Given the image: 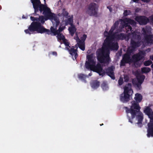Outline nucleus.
<instances>
[{
	"mask_svg": "<svg viewBox=\"0 0 153 153\" xmlns=\"http://www.w3.org/2000/svg\"><path fill=\"white\" fill-rule=\"evenodd\" d=\"M119 48L117 42H104L103 48L98 49L96 51L98 60L101 63L108 64L111 62L109 50L117 51Z\"/></svg>",
	"mask_w": 153,
	"mask_h": 153,
	"instance_id": "obj_1",
	"label": "nucleus"
},
{
	"mask_svg": "<svg viewBox=\"0 0 153 153\" xmlns=\"http://www.w3.org/2000/svg\"><path fill=\"white\" fill-rule=\"evenodd\" d=\"M142 98V96L140 94H136L134 97L136 101H132V105L130 108L127 107H125L129 122L131 123H133L132 120L134 118L136 114L140 112V107L138 103L141 102Z\"/></svg>",
	"mask_w": 153,
	"mask_h": 153,
	"instance_id": "obj_2",
	"label": "nucleus"
},
{
	"mask_svg": "<svg viewBox=\"0 0 153 153\" xmlns=\"http://www.w3.org/2000/svg\"><path fill=\"white\" fill-rule=\"evenodd\" d=\"M35 31L38 33H43L46 32L48 34H50L49 30L45 28L41 23L38 22H32L29 26L28 29L24 30L26 34L30 35L33 34Z\"/></svg>",
	"mask_w": 153,
	"mask_h": 153,
	"instance_id": "obj_3",
	"label": "nucleus"
},
{
	"mask_svg": "<svg viewBox=\"0 0 153 153\" xmlns=\"http://www.w3.org/2000/svg\"><path fill=\"white\" fill-rule=\"evenodd\" d=\"M98 5L94 2L91 3L87 6L86 13L90 16L97 17L98 11Z\"/></svg>",
	"mask_w": 153,
	"mask_h": 153,
	"instance_id": "obj_4",
	"label": "nucleus"
},
{
	"mask_svg": "<svg viewBox=\"0 0 153 153\" xmlns=\"http://www.w3.org/2000/svg\"><path fill=\"white\" fill-rule=\"evenodd\" d=\"M31 1L34 10V13L33 14L34 16L39 11L40 13L42 12L47 7L46 5L41 4L40 0H31Z\"/></svg>",
	"mask_w": 153,
	"mask_h": 153,
	"instance_id": "obj_5",
	"label": "nucleus"
},
{
	"mask_svg": "<svg viewBox=\"0 0 153 153\" xmlns=\"http://www.w3.org/2000/svg\"><path fill=\"white\" fill-rule=\"evenodd\" d=\"M42 14L45 16V20L50 19L51 21L56 20L57 17L56 15L51 12V9L47 6L42 12Z\"/></svg>",
	"mask_w": 153,
	"mask_h": 153,
	"instance_id": "obj_6",
	"label": "nucleus"
},
{
	"mask_svg": "<svg viewBox=\"0 0 153 153\" xmlns=\"http://www.w3.org/2000/svg\"><path fill=\"white\" fill-rule=\"evenodd\" d=\"M146 52L144 51H140L138 53L134 54L132 56V59L134 65L140 66L138 61L142 59L145 56Z\"/></svg>",
	"mask_w": 153,
	"mask_h": 153,
	"instance_id": "obj_7",
	"label": "nucleus"
},
{
	"mask_svg": "<svg viewBox=\"0 0 153 153\" xmlns=\"http://www.w3.org/2000/svg\"><path fill=\"white\" fill-rule=\"evenodd\" d=\"M132 91L128 87H125L124 88V91L123 93L120 94V101L123 103L127 102L130 100V95L129 94L130 92Z\"/></svg>",
	"mask_w": 153,
	"mask_h": 153,
	"instance_id": "obj_8",
	"label": "nucleus"
},
{
	"mask_svg": "<svg viewBox=\"0 0 153 153\" xmlns=\"http://www.w3.org/2000/svg\"><path fill=\"white\" fill-rule=\"evenodd\" d=\"M91 65L90 68V70L98 73L100 76H103L105 74V71L103 70L101 64L100 63Z\"/></svg>",
	"mask_w": 153,
	"mask_h": 153,
	"instance_id": "obj_9",
	"label": "nucleus"
},
{
	"mask_svg": "<svg viewBox=\"0 0 153 153\" xmlns=\"http://www.w3.org/2000/svg\"><path fill=\"white\" fill-rule=\"evenodd\" d=\"M133 38L137 39L138 40L137 41L135 42L133 39H131V40L130 45L131 47L133 50H134L139 47L141 45V42L140 41L141 37L140 35L135 33L133 34Z\"/></svg>",
	"mask_w": 153,
	"mask_h": 153,
	"instance_id": "obj_10",
	"label": "nucleus"
},
{
	"mask_svg": "<svg viewBox=\"0 0 153 153\" xmlns=\"http://www.w3.org/2000/svg\"><path fill=\"white\" fill-rule=\"evenodd\" d=\"M134 19L140 25H145L149 22V19L144 16H136Z\"/></svg>",
	"mask_w": 153,
	"mask_h": 153,
	"instance_id": "obj_11",
	"label": "nucleus"
},
{
	"mask_svg": "<svg viewBox=\"0 0 153 153\" xmlns=\"http://www.w3.org/2000/svg\"><path fill=\"white\" fill-rule=\"evenodd\" d=\"M132 62L130 55L128 53H126L123 55V58L121 60L120 66H125L126 63H128Z\"/></svg>",
	"mask_w": 153,
	"mask_h": 153,
	"instance_id": "obj_12",
	"label": "nucleus"
},
{
	"mask_svg": "<svg viewBox=\"0 0 153 153\" xmlns=\"http://www.w3.org/2000/svg\"><path fill=\"white\" fill-rule=\"evenodd\" d=\"M150 118L151 121L148 124V128L147 135L148 137L151 136L153 137V111L152 112V114Z\"/></svg>",
	"mask_w": 153,
	"mask_h": 153,
	"instance_id": "obj_13",
	"label": "nucleus"
},
{
	"mask_svg": "<svg viewBox=\"0 0 153 153\" xmlns=\"http://www.w3.org/2000/svg\"><path fill=\"white\" fill-rule=\"evenodd\" d=\"M93 57V56L92 54L88 55L87 56L88 61L86 62L85 65L86 68L89 69V68H90L91 65L96 64V62L94 61Z\"/></svg>",
	"mask_w": 153,
	"mask_h": 153,
	"instance_id": "obj_14",
	"label": "nucleus"
},
{
	"mask_svg": "<svg viewBox=\"0 0 153 153\" xmlns=\"http://www.w3.org/2000/svg\"><path fill=\"white\" fill-rule=\"evenodd\" d=\"M114 67L113 66L108 67L105 69V74L110 76L112 79H115L114 73Z\"/></svg>",
	"mask_w": 153,
	"mask_h": 153,
	"instance_id": "obj_15",
	"label": "nucleus"
},
{
	"mask_svg": "<svg viewBox=\"0 0 153 153\" xmlns=\"http://www.w3.org/2000/svg\"><path fill=\"white\" fill-rule=\"evenodd\" d=\"M143 32L144 33L143 35L145 42L148 44L153 43V35L147 34L145 30H143Z\"/></svg>",
	"mask_w": 153,
	"mask_h": 153,
	"instance_id": "obj_16",
	"label": "nucleus"
},
{
	"mask_svg": "<svg viewBox=\"0 0 153 153\" xmlns=\"http://www.w3.org/2000/svg\"><path fill=\"white\" fill-rule=\"evenodd\" d=\"M87 37V35L84 34L80 38L79 40V48L83 51L85 50V41Z\"/></svg>",
	"mask_w": 153,
	"mask_h": 153,
	"instance_id": "obj_17",
	"label": "nucleus"
},
{
	"mask_svg": "<svg viewBox=\"0 0 153 153\" xmlns=\"http://www.w3.org/2000/svg\"><path fill=\"white\" fill-rule=\"evenodd\" d=\"M77 48V47L76 49L71 48L70 49H69V48H68V47H65V49L68 51L70 54L72 56H74V58L75 59H76L78 56L77 53L78 51Z\"/></svg>",
	"mask_w": 153,
	"mask_h": 153,
	"instance_id": "obj_18",
	"label": "nucleus"
},
{
	"mask_svg": "<svg viewBox=\"0 0 153 153\" xmlns=\"http://www.w3.org/2000/svg\"><path fill=\"white\" fill-rule=\"evenodd\" d=\"M117 35L115 33L105 35V36L106 37V38L104 42L113 41L115 39H116V35Z\"/></svg>",
	"mask_w": 153,
	"mask_h": 153,
	"instance_id": "obj_19",
	"label": "nucleus"
},
{
	"mask_svg": "<svg viewBox=\"0 0 153 153\" xmlns=\"http://www.w3.org/2000/svg\"><path fill=\"white\" fill-rule=\"evenodd\" d=\"M137 116V118L138 120V122L137 123L138 124H141V126L140 127H141L142 126V122L143 121V115L142 113H140V112H138L137 114L135 116Z\"/></svg>",
	"mask_w": 153,
	"mask_h": 153,
	"instance_id": "obj_20",
	"label": "nucleus"
},
{
	"mask_svg": "<svg viewBox=\"0 0 153 153\" xmlns=\"http://www.w3.org/2000/svg\"><path fill=\"white\" fill-rule=\"evenodd\" d=\"M100 85V82L97 80H94L91 83V85L92 88L96 89L98 88Z\"/></svg>",
	"mask_w": 153,
	"mask_h": 153,
	"instance_id": "obj_21",
	"label": "nucleus"
},
{
	"mask_svg": "<svg viewBox=\"0 0 153 153\" xmlns=\"http://www.w3.org/2000/svg\"><path fill=\"white\" fill-rule=\"evenodd\" d=\"M152 109L149 106H147L144 110V112L150 118L152 114Z\"/></svg>",
	"mask_w": 153,
	"mask_h": 153,
	"instance_id": "obj_22",
	"label": "nucleus"
},
{
	"mask_svg": "<svg viewBox=\"0 0 153 153\" xmlns=\"http://www.w3.org/2000/svg\"><path fill=\"white\" fill-rule=\"evenodd\" d=\"M68 30L71 36H73L74 33L76 32V29L75 26L74 25L69 27L68 28Z\"/></svg>",
	"mask_w": 153,
	"mask_h": 153,
	"instance_id": "obj_23",
	"label": "nucleus"
},
{
	"mask_svg": "<svg viewBox=\"0 0 153 153\" xmlns=\"http://www.w3.org/2000/svg\"><path fill=\"white\" fill-rule=\"evenodd\" d=\"M126 38V36L123 33H121L116 35V39L118 40H123L125 39Z\"/></svg>",
	"mask_w": 153,
	"mask_h": 153,
	"instance_id": "obj_24",
	"label": "nucleus"
},
{
	"mask_svg": "<svg viewBox=\"0 0 153 153\" xmlns=\"http://www.w3.org/2000/svg\"><path fill=\"white\" fill-rule=\"evenodd\" d=\"M125 22H127V24H130L133 26H135L136 23L133 20L129 18H126L125 19Z\"/></svg>",
	"mask_w": 153,
	"mask_h": 153,
	"instance_id": "obj_25",
	"label": "nucleus"
},
{
	"mask_svg": "<svg viewBox=\"0 0 153 153\" xmlns=\"http://www.w3.org/2000/svg\"><path fill=\"white\" fill-rule=\"evenodd\" d=\"M73 17H70L68 18V19L66 20H65V25H69L71 26L74 25L73 24Z\"/></svg>",
	"mask_w": 153,
	"mask_h": 153,
	"instance_id": "obj_26",
	"label": "nucleus"
},
{
	"mask_svg": "<svg viewBox=\"0 0 153 153\" xmlns=\"http://www.w3.org/2000/svg\"><path fill=\"white\" fill-rule=\"evenodd\" d=\"M56 35H57L56 37L58 41L62 40L63 41L65 39V36L62 33H58Z\"/></svg>",
	"mask_w": 153,
	"mask_h": 153,
	"instance_id": "obj_27",
	"label": "nucleus"
},
{
	"mask_svg": "<svg viewBox=\"0 0 153 153\" xmlns=\"http://www.w3.org/2000/svg\"><path fill=\"white\" fill-rule=\"evenodd\" d=\"M69 13L67 11H66L65 9L64 8L63 9L62 13L61 14H59V15L60 16H63L67 18L68 15Z\"/></svg>",
	"mask_w": 153,
	"mask_h": 153,
	"instance_id": "obj_28",
	"label": "nucleus"
},
{
	"mask_svg": "<svg viewBox=\"0 0 153 153\" xmlns=\"http://www.w3.org/2000/svg\"><path fill=\"white\" fill-rule=\"evenodd\" d=\"M141 72L143 73H146L151 71V69L148 67H144L141 69Z\"/></svg>",
	"mask_w": 153,
	"mask_h": 153,
	"instance_id": "obj_29",
	"label": "nucleus"
},
{
	"mask_svg": "<svg viewBox=\"0 0 153 153\" xmlns=\"http://www.w3.org/2000/svg\"><path fill=\"white\" fill-rule=\"evenodd\" d=\"M65 25H63L62 24H60L58 29L57 30L58 33H61L65 29Z\"/></svg>",
	"mask_w": 153,
	"mask_h": 153,
	"instance_id": "obj_30",
	"label": "nucleus"
},
{
	"mask_svg": "<svg viewBox=\"0 0 153 153\" xmlns=\"http://www.w3.org/2000/svg\"><path fill=\"white\" fill-rule=\"evenodd\" d=\"M101 87L102 89L106 91L108 89V87L107 84L105 82H103L101 85Z\"/></svg>",
	"mask_w": 153,
	"mask_h": 153,
	"instance_id": "obj_31",
	"label": "nucleus"
},
{
	"mask_svg": "<svg viewBox=\"0 0 153 153\" xmlns=\"http://www.w3.org/2000/svg\"><path fill=\"white\" fill-rule=\"evenodd\" d=\"M115 29L114 27H112L111 29L109 30L108 32L106 31H105L104 33V35H108L109 34L113 33V32L115 30Z\"/></svg>",
	"mask_w": 153,
	"mask_h": 153,
	"instance_id": "obj_32",
	"label": "nucleus"
},
{
	"mask_svg": "<svg viewBox=\"0 0 153 153\" xmlns=\"http://www.w3.org/2000/svg\"><path fill=\"white\" fill-rule=\"evenodd\" d=\"M56 28L55 27L54 28L53 27L51 26L50 28L51 31L53 33L54 35L55 36L58 33Z\"/></svg>",
	"mask_w": 153,
	"mask_h": 153,
	"instance_id": "obj_33",
	"label": "nucleus"
},
{
	"mask_svg": "<svg viewBox=\"0 0 153 153\" xmlns=\"http://www.w3.org/2000/svg\"><path fill=\"white\" fill-rule=\"evenodd\" d=\"M54 21L55 22L53 23V27H55L56 28H57V27L58 26L60 23L59 19L58 18L56 19V20H55Z\"/></svg>",
	"mask_w": 153,
	"mask_h": 153,
	"instance_id": "obj_34",
	"label": "nucleus"
},
{
	"mask_svg": "<svg viewBox=\"0 0 153 153\" xmlns=\"http://www.w3.org/2000/svg\"><path fill=\"white\" fill-rule=\"evenodd\" d=\"M152 62L151 60H149L147 61H145L143 62V65L144 66H147L151 65Z\"/></svg>",
	"mask_w": 153,
	"mask_h": 153,
	"instance_id": "obj_35",
	"label": "nucleus"
},
{
	"mask_svg": "<svg viewBox=\"0 0 153 153\" xmlns=\"http://www.w3.org/2000/svg\"><path fill=\"white\" fill-rule=\"evenodd\" d=\"M75 35H76V36H75L74 37V39L76 40V42H77V44L78 45V47H79V45L80 39H79V38L78 36V34H77V33H76Z\"/></svg>",
	"mask_w": 153,
	"mask_h": 153,
	"instance_id": "obj_36",
	"label": "nucleus"
},
{
	"mask_svg": "<svg viewBox=\"0 0 153 153\" xmlns=\"http://www.w3.org/2000/svg\"><path fill=\"white\" fill-rule=\"evenodd\" d=\"M86 77V76L82 74H80L78 75V78L80 79L86 81L85 79Z\"/></svg>",
	"mask_w": 153,
	"mask_h": 153,
	"instance_id": "obj_37",
	"label": "nucleus"
},
{
	"mask_svg": "<svg viewBox=\"0 0 153 153\" xmlns=\"http://www.w3.org/2000/svg\"><path fill=\"white\" fill-rule=\"evenodd\" d=\"M39 18H38V19H39L38 20V22L40 21L42 24L44 23L45 22V20H44V18L43 16H39Z\"/></svg>",
	"mask_w": 153,
	"mask_h": 153,
	"instance_id": "obj_38",
	"label": "nucleus"
},
{
	"mask_svg": "<svg viewBox=\"0 0 153 153\" xmlns=\"http://www.w3.org/2000/svg\"><path fill=\"white\" fill-rule=\"evenodd\" d=\"M145 78V76L144 75H142L140 76V78L138 79V82H139L142 83L144 80Z\"/></svg>",
	"mask_w": 153,
	"mask_h": 153,
	"instance_id": "obj_39",
	"label": "nucleus"
},
{
	"mask_svg": "<svg viewBox=\"0 0 153 153\" xmlns=\"http://www.w3.org/2000/svg\"><path fill=\"white\" fill-rule=\"evenodd\" d=\"M125 27L126 29H128V31H131L132 30L131 27L128 25V24L125 23Z\"/></svg>",
	"mask_w": 153,
	"mask_h": 153,
	"instance_id": "obj_40",
	"label": "nucleus"
},
{
	"mask_svg": "<svg viewBox=\"0 0 153 153\" xmlns=\"http://www.w3.org/2000/svg\"><path fill=\"white\" fill-rule=\"evenodd\" d=\"M63 42L66 46H69V45H70V42H69L68 40L66 39L63 40Z\"/></svg>",
	"mask_w": 153,
	"mask_h": 153,
	"instance_id": "obj_41",
	"label": "nucleus"
},
{
	"mask_svg": "<svg viewBox=\"0 0 153 153\" xmlns=\"http://www.w3.org/2000/svg\"><path fill=\"white\" fill-rule=\"evenodd\" d=\"M118 84L119 85H122L123 82V79L122 77H120L118 80Z\"/></svg>",
	"mask_w": 153,
	"mask_h": 153,
	"instance_id": "obj_42",
	"label": "nucleus"
},
{
	"mask_svg": "<svg viewBox=\"0 0 153 153\" xmlns=\"http://www.w3.org/2000/svg\"><path fill=\"white\" fill-rule=\"evenodd\" d=\"M30 19L33 21V22H38V20L39 19H38V18L37 17H35L33 16H30Z\"/></svg>",
	"mask_w": 153,
	"mask_h": 153,
	"instance_id": "obj_43",
	"label": "nucleus"
},
{
	"mask_svg": "<svg viewBox=\"0 0 153 153\" xmlns=\"http://www.w3.org/2000/svg\"><path fill=\"white\" fill-rule=\"evenodd\" d=\"M130 13V11L129 10H125L124 11L123 13V14L124 16H126L129 15Z\"/></svg>",
	"mask_w": 153,
	"mask_h": 153,
	"instance_id": "obj_44",
	"label": "nucleus"
},
{
	"mask_svg": "<svg viewBox=\"0 0 153 153\" xmlns=\"http://www.w3.org/2000/svg\"><path fill=\"white\" fill-rule=\"evenodd\" d=\"M124 81L126 82H128L129 80V77L128 76L126 75L124 76Z\"/></svg>",
	"mask_w": 153,
	"mask_h": 153,
	"instance_id": "obj_45",
	"label": "nucleus"
},
{
	"mask_svg": "<svg viewBox=\"0 0 153 153\" xmlns=\"http://www.w3.org/2000/svg\"><path fill=\"white\" fill-rule=\"evenodd\" d=\"M141 83L139 82H137L135 84V85H136L137 87L138 88H139V89H140Z\"/></svg>",
	"mask_w": 153,
	"mask_h": 153,
	"instance_id": "obj_46",
	"label": "nucleus"
},
{
	"mask_svg": "<svg viewBox=\"0 0 153 153\" xmlns=\"http://www.w3.org/2000/svg\"><path fill=\"white\" fill-rule=\"evenodd\" d=\"M119 23L118 21H116L114 23V25L112 26V27H114L115 28V29L117 27H118V25Z\"/></svg>",
	"mask_w": 153,
	"mask_h": 153,
	"instance_id": "obj_47",
	"label": "nucleus"
},
{
	"mask_svg": "<svg viewBox=\"0 0 153 153\" xmlns=\"http://www.w3.org/2000/svg\"><path fill=\"white\" fill-rule=\"evenodd\" d=\"M141 0L143 2H145V3H149L151 1V0Z\"/></svg>",
	"mask_w": 153,
	"mask_h": 153,
	"instance_id": "obj_48",
	"label": "nucleus"
},
{
	"mask_svg": "<svg viewBox=\"0 0 153 153\" xmlns=\"http://www.w3.org/2000/svg\"><path fill=\"white\" fill-rule=\"evenodd\" d=\"M149 18L152 22H153V15L149 17Z\"/></svg>",
	"mask_w": 153,
	"mask_h": 153,
	"instance_id": "obj_49",
	"label": "nucleus"
},
{
	"mask_svg": "<svg viewBox=\"0 0 153 153\" xmlns=\"http://www.w3.org/2000/svg\"><path fill=\"white\" fill-rule=\"evenodd\" d=\"M107 8H108L109 10V11H110V12L112 11V8L111 7V6H108L107 7Z\"/></svg>",
	"mask_w": 153,
	"mask_h": 153,
	"instance_id": "obj_50",
	"label": "nucleus"
},
{
	"mask_svg": "<svg viewBox=\"0 0 153 153\" xmlns=\"http://www.w3.org/2000/svg\"><path fill=\"white\" fill-rule=\"evenodd\" d=\"M52 53L53 55H55V56H56L57 55V53L56 52L53 51L52 52Z\"/></svg>",
	"mask_w": 153,
	"mask_h": 153,
	"instance_id": "obj_51",
	"label": "nucleus"
},
{
	"mask_svg": "<svg viewBox=\"0 0 153 153\" xmlns=\"http://www.w3.org/2000/svg\"><path fill=\"white\" fill-rule=\"evenodd\" d=\"M139 8H137V9H136L135 10V12H136V13H137V12H139Z\"/></svg>",
	"mask_w": 153,
	"mask_h": 153,
	"instance_id": "obj_52",
	"label": "nucleus"
},
{
	"mask_svg": "<svg viewBox=\"0 0 153 153\" xmlns=\"http://www.w3.org/2000/svg\"><path fill=\"white\" fill-rule=\"evenodd\" d=\"M150 59L152 60V61H153V55L150 56Z\"/></svg>",
	"mask_w": 153,
	"mask_h": 153,
	"instance_id": "obj_53",
	"label": "nucleus"
},
{
	"mask_svg": "<svg viewBox=\"0 0 153 153\" xmlns=\"http://www.w3.org/2000/svg\"><path fill=\"white\" fill-rule=\"evenodd\" d=\"M134 2L138 3L139 0H132Z\"/></svg>",
	"mask_w": 153,
	"mask_h": 153,
	"instance_id": "obj_54",
	"label": "nucleus"
},
{
	"mask_svg": "<svg viewBox=\"0 0 153 153\" xmlns=\"http://www.w3.org/2000/svg\"><path fill=\"white\" fill-rule=\"evenodd\" d=\"M92 75V73H90L88 74V76H91Z\"/></svg>",
	"mask_w": 153,
	"mask_h": 153,
	"instance_id": "obj_55",
	"label": "nucleus"
},
{
	"mask_svg": "<svg viewBox=\"0 0 153 153\" xmlns=\"http://www.w3.org/2000/svg\"><path fill=\"white\" fill-rule=\"evenodd\" d=\"M66 47H68V48H69V49H70V48H71L70 46V45H69V46H66Z\"/></svg>",
	"mask_w": 153,
	"mask_h": 153,
	"instance_id": "obj_56",
	"label": "nucleus"
},
{
	"mask_svg": "<svg viewBox=\"0 0 153 153\" xmlns=\"http://www.w3.org/2000/svg\"><path fill=\"white\" fill-rule=\"evenodd\" d=\"M148 51H150V50H151V49H150V48H148Z\"/></svg>",
	"mask_w": 153,
	"mask_h": 153,
	"instance_id": "obj_57",
	"label": "nucleus"
},
{
	"mask_svg": "<svg viewBox=\"0 0 153 153\" xmlns=\"http://www.w3.org/2000/svg\"><path fill=\"white\" fill-rule=\"evenodd\" d=\"M151 67L152 68H153V63L151 65Z\"/></svg>",
	"mask_w": 153,
	"mask_h": 153,
	"instance_id": "obj_58",
	"label": "nucleus"
},
{
	"mask_svg": "<svg viewBox=\"0 0 153 153\" xmlns=\"http://www.w3.org/2000/svg\"><path fill=\"white\" fill-rule=\"evenodd\" d=\"M71 48H73L74 49L75 48V46H72Z\"/></svg>",
	"mask_w": 153,
	"mask_h": 153,
	"instance_id": "obj_59",
	"label": "nucleus"
},
{
	"mask_svg": "<svg viewBox=\"0 0 153 153\" xmlns=\"http://www.w3.org/2000/svg\"><path fill=\"white\" fill-rule=\"evenodd\" d=\"M100 126H102L103 125V123H102V124H100Z\"/></svg>",
	"mask_w": 153,
	"mask_h": 153,
	"instance_id": "obj_60",
	"label": "nucleus"
},
{
	"mask_svg": "<svg viewBox=\"0 0 153 153\" xmlns=\"http://www.w3.org/2000/svg\"><path fill=\"white\" fill-rule=\"evenodd\" d=\"M128 85H131V84H130V83H128Z\"/></svg>",
	"mask_w": 153,
	"mask_h": 153,
	"instance_id": "obj_61",
	"label": "nucleus"
},
{
	"mask_svg": "<svg viewBox=\"0 0 153 153\" xmlns=\"http://www.w3.org/2000/svg\"><path fill=\"white\" fill-rule=\"evenodd\" d=\"M1 6L0 5V10H1Z\"/></svg>",
	"mask_w": 153,
	"mask_h": 153,
	"instance_id": "obj_62",
	"label": "nucleus"
},
{
	"mask_svg": "<svg viewBox=\"0 0 153 153\" xmlns=\"http://www.w3.org/2000/svg\"><path fill=\"white\" fill-rule=\"evenodd\" d=\"M45 1V0H44Z\"/></svg>",
	"mask_w": 153,
	"mask_h": 153,
	"instance_id": "obj_63",
	"label": "nucleus"
}]
</instances>
